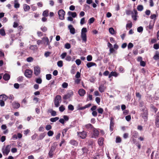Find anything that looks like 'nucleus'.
Here are the masks:
<instances>
[{"label": "nucleus", "mask_w": 159, "mask_h": 159, "mask_svg": "<svg viewBox=\"0 0 159 159\" xmlns=\"http://www.w3.org/2000/svg\"><path fill=\"white\" fill-rule=\"evenodd\" d=\"M87 31L86 28H83L81 30V37L83 41L85 42L87 41V36L86 33Z\"/></svg>", "instance_id": "nucleus-1"}, {"label": "nucleus", "mask_w": 159, "mask_h": 159, "mask_svg": "<svg viewBox=\"0 0 159 159\" xmlns=\"http://www.w3.org/2000/svg\"><path fill=\"white\" fill-rule=\"evenodd\" d=\"M7 98V96L5 94L0 95V105L1 107L4 106V102L6 101Z\"/></svg>", "instance_id": "nucleus-2"}, {"label": "nucleus", "mask_w": 159, "mask_h": 159, "mask_svg": "<svg viewBox=\"0 0 159 159\" xmlns=\"http://www.w3.org/2000/svg\"><path fill=\"white\" fill-rule=\"evenodd\" d=\"M57 145V143L55 142L53 143L51 147L50 150L48 153L49 156L50 158L52 157L53 152L55 150Z\"/></svg>", "instance_id": "nucleus-3"}, {"label": "nucleus", "mask_w": 159, "mask_h": 159, "mask_svg": "<svg viewBox=\"0 0 159 159\" xmlns=\"http://www.w3.org/2000/svg\"><path fill=\"white\" fill-rule=\"evenodd\" d=\"M61 97L60 95L56 96L54 99V104L56 107H58L59 105V103L61 102Z\"/></svg>", "instance_id": "nucleus-4"}, {"label": "nucleus", "mask_w": 159, "mask_h": 159, "mask_svg": "<svg viewBox=\"0 0 159 159\" xmlns=\"http://www.w3.org/2000/svg\"><path fill=\"white\" fill-rule=\"evenodd\" d=\"M77 135L82 139H85L87 135V132L85 131H83L82 132H77Z\"/></svg>", "instance_id": "nucleus-5"}, {"label": "nucleus", "mask_w": 159, "mask_h": 159, "mask_svg": "<svg viewBox=\"0 0 159 159\" xmlns=\"http://www.w3.org/2000/svg\"><path fill=\"white\" fill-rule=\"evenodd\" d=\"M11 146L8 145L6 146L5 149L2 148V152L3 155H7L10 152Z\"/></svg>", "instance_id": "nucleus-6"}, {"label": "nucleus", "mask_w": 159, "mask_h": 159, "mask_svg": "<svg viewBox=\"0 0 159 159\" xmlns=\"http://www.w3.org/2000/svg\"><path fill=\"white\" fill-rule=\"evenodd\" d=\"M58 13L59 16V18L61 20L64 19V16L65 15V12L63 9H61L58 11Z\"/></svg>", "instance_id": "nucleus-7"}, {"label": "nucleus", "mask_w": 159, "mask_h": 159, "mask_svg": "<svg viewBox=\"0 0 159 159\" xmlns=\"http://www.w3.org/2000/svg\"><path fill=\"white\" fill-rule=\"evenodd\" d=\"M73 95V92L72 90L69 91L67 93L64 95L63 97V98L64 100H67L70 98Z\"/></svg>", "instance_id": "nucleus-8"}, {"label": "nucleus", "mask_w": 159, "mask_h": 159, "mask_svg": "<svg viewBox=\"0 0 159 159\" xmlns=\"http://www.w3.org/2000/svg\"><path fill=\"white\" fill-rule=\"evenodd\" d=\"M79 151L80 152V154L81 155H82L83 154H87L89 150L87 148L85 147H84L82 148L81 150L79 149Z\"/></svg>", "instance_id": "nucleus-9"}, {"label": "nucleus", "mask_w": 159, "mask_h": 159, "mask_svg": "<svg viewBox=\"0 0 159 159\" xmlns=\"http://www.w3.org/2000/svg\"><path fill=\"white\" fill-rule=\"evenodd\" d=\"M114 120L113 117H111L110 119V129L111 131H112L114 129Z\"/></svg>", "instance_id": "nucleus-10"}, {"label": "nucleus", "mask_w": 159, "mask_h": 159, "mask_svg": "<svg viewBox=\"0 0 159 159\" xmlns=\"http://www.w3.org/2000/svg\"><path fill=\"white\" fill-rule=\"evenodd\" d=\"M32 72L33 71L31 70L26 69L25 72V75L27 77L30 78L32 76Z\"/></svg>", "instance_id": "nucleus-11"}, {"label": "nucleus", "mask_w": 159, "mask_h": 159, "mask_svg": "<svg viewBox=\"0 0 159 159\" xmlns=\"http://www.w3.org/2000/svg\"><path fill=\"white\" fill-rule=\"evenodd\" d=\"M34 73L36 76L38 75L40 73V68L38 66H36L34 67Z\"/></svg>", "instance_id": "nucleus-12"}, {"label": "nucleus", "mask_w": 159, "mask_h": 159, "mask_svg": "<svg viewBox=\"0 0 159 159\" xmlns=\"http://www.w3.org/2000/svg\"><path fill=\"white\" fill-rule=\"evenodd\" d=\"M155 22H153L152 20H151L148 26H147L146 28L147 30H148V29L149 30H151L153 28Z\"/></svg>", "instance_id": "nucleus-13"}, {"label": "nucleus", "mask_w": 159, "mask_h": 159, "mask_svg": "<svg viewBox=\"0 0 159 159\" xmlns=\"http://www.w3.org/2000/svg\"><path fill=\"white\" fill-rule=\"evenodd\" d=\"M99 132L96 129H95L93 131V134L92 138H97L99 135Z\"/></svg>", "instance_id": "nucleus-14"}, {"label": "nucleus", "mask_w": 159, "mask_h": 159, "mask_svg": "<svg viewBox=\"0 0 159 159\" xmlns=\"http://www.w3.org/2000/svg\"><path fill=\"white\" fill-rule=\"evenodd\" d=\"M12 107L14 109H18L20 106V104L16 102H14L12 103Z\"/></svg>", "instance_id": "nucleus-15"}, {"label": "nucleus", "mask_w": 159, "mask_h": 159, "mask_svg": "<svg viewBox=\"0 0 159 159\" xmlns=\"http://www.w3.org/2000/svg\"><path fill=\"white\" fill-rule=\"evenodd\" d=\"M69 143L75 147L77 146L78 144V142L77 141L73 139L71 140L69 142Z\"/></svg>", "instance_id": "nucleus-16"}, {"label": "nucleus", "mask_w": 159, "mask_h": 159, "mask_svg": "<svg viewBox=\"0 0 159 159\" xmlns=\"http://www.w3.org/2000/svg\"><path fill=\"white\" fill-rule=\"evenodd\" d=\"M148 114L147 112H143L142 113V117L144 120V121H146L148 120Z\"/></svg>", "instance_id": "nucleus-17"}, {"label": "nucleus", "mask_w": 159, "mask_h": 159, "mask_svg": "<svg viewBox=\"0 0 159 159\" xmlns=\"http://www.w3.org/2000/svg\"><path fill=\"white\" fill-rule=\"evenodd\" d=\"M78 93L80 96L83 97L86 93V91L83 89H80L78 91Z\"/></svg>", "instance_id": "nucleus-18"}, {"label": "nucleus", "mask_w": 159, "mask_h": 159, "mask_svg": "<svg viewBox=\"0 0 159 159\" xmlns=\"http://www.w3.org/2000/svg\"><path fill=\"white\" fill-rule=\"evenodd\" d=\"M68 28L70 30V33L72 34H75V29L74 27H73V26L72 25H69L68 26Z\"/></svg>", "instance_id": "nucleus-19"}, {"label": "nucleus", "mask_w": 159, "mask_h": 159, "mask_svg": "<svg viewBox=\"0 0 159 159\" xmlns=\"http://www.w3.org/2000/svg\"><path fill=\"white\" fill-rule=\"evenodd\" d=\"M91 106V103H89L85 105L84 106L79 107L78 109L79 110H83L85 109L86 108H88L90 107Z\"/></svg>", "instance_id": "nucleus-20"}, {"label": "nucleus", "mask_w": 159, "mask_h": 159, "mask_svg": "<svg viewBox=\"0 0 159 159\" xmlns=\"http://www.w3.org/2000/svg\"><path fill=\"white\" fill-rule=\"evenodd\" d=\"M10 78V75L7 73L5 74L3 76V79L5 81L8 80Z\"/></svg>", "instance_id": "nucleus-21"}, {"label": "nucleus", "mask_w": 159, "mask_h": 159, "mask_svg": "<svg viewBox=\"0 0 159 159\" xmlns=\"http://www.w3.org/2000/svg\"><path fill=\"white\" fill-rule=\"evenodd\" d=\"M106 89V87L103 84L101 85L99 87V91L102 93L104 92V90Z\"/></svg>", "instance_id": "nucleus-22"}, {"label": "nucleus", "mask_w": 159, "mask_h": 159, "mask_svg": "<svg viewBox=\"0 0 159 159\" xmlns=\"http://www.w3.org/2000/svg\"><path fill=\"white\" fill-rule=\"evenodd\" d=\"M153 58L156 61L159 60V52L157 51H156L155 54Z\"/></svg>", "instance_id": "nucleus-23"}, {"label": "nucleus", "mask_w": 159, "mask_h": 159, "mask_svg": "<svg viewBox=\"0 0 159 159\" xmlns=\"http://www.w3.org/2000/svg\"><path fill=\"white\" fill-rule=\"evenodd\" d=\"M104 141V138L102 137L98 139V143L100 146H102L103 145Z\"/></svg>", "instance_id": "nucleus-24"}, {"label": "nucleus", "mask_w": 159, "mask_h": 159, "mask_svg": "<svg viewBox=\"0 0 159 159\" xmlns=\"http://www.w3.org/2000/svg\"><path fill=\"white\" fill-rule=\"evenodd\" d=\"M86 66L88 68H90L92 67V66H96L97 65L95 63L93 62H89L87 64Z\"/></svg>", "instance_id": "nucleus-25"}, {"label": "nucleus", "mask_w": 159, "mask_h": 159, "mask_svg": "<svg viewBox=\"0 0 159 159\" xmlns=\"http://www.w3.org/2000/svg\"><path fill=\"white\" fill-rule=\"evenodd\" d=\"M14 7L16 8H19L20 7V4L18 2L17 0H14Z\"/></svg>", "instance_id": "nucleus-26"}, {"label": "nucleus", "mask_w": 159, "mask_h": 159, "mask_svg": "<svg viewBox=\"0 0 159 159\" xmlns=\"http://www.w3.org/2000/svg\"><path fill=\"white\" fill-rule=\"evenodd\" d=\"M23 8L25 11H28L30 9V6L27 5L26 4H25L24 5Z\"/></svg>", "instance_id": "nucleus-27"}, {"label": "nucleus", "mask_w": 159, "mask_h": 159, "mask_svg": "<svg viewBox=\"0 0 159 159\" xmlns=\"http://www.w3.org/2000/svg\"><path fill=\"white\" fill-rule=\"evenodd\" d=\"M42 39L46 43V45L48 46L49 45L50 42H49V39L48 37H43V38Z\"/></svg>", "instance_id": "nucleus-28"}, {"label": "nucleus", "mask_w": 159, "mask_h": 159, "mask_svg": "<svg viewBox=\"0 0 159 159\" xmlns=\"http://www.w3.org/2000/svg\"><path fill=\"white\" fill-rule=\"evenodd\" d=\"M49 10H46L44 11L43 13V16L44 17H47L48 16Z\"/></svg>", "instance_id": "nucleus-29"}, {"label": "nucleus", "mask_w": 159, "mask_h": 159, "mask_svg": "<svg viewBox=\"0 0 159 159\" xmlns=\"http://www.w3.org/2000/svg\"><path fill=\"white\" fill-rule=\"evenodd\" d=\"M85 127L87 129H91L93 126L91 124H88L85 125Z\"/></svg>", "instance_id": "nucleus-30"}, {"label": "nucleus", "mask_w": 159, "mask_h": 159, "mask_svg": "<svg viewBox=\"0 0 159 159\" xmlns=\"http://www.w3.org/2000/svg\"><path fill=\"white\" fill-rule=\"evenodd\" d=\"M138 135V133L136 131H134L132 133V137L135 138H137Z\"/></svg>", "instance_id": "nucleus-31"}, {"label": "nucleus", "mask_w": 159, "mask_h": 159, "mask_svg": "<svg viewBox=\"0 0 159 159\" xmlns=\"http://www.w3.org/2000/svg\"><path fill=\"white\" fill-rule=\"evenodd\" d=\"M59 119V118L58 117H56L54 118H52L50 119V120L52 122H55Z\"/></svg>", "instance_id": "nucleus-32"}, {"label": "nucleus", "mask_w": 159, "mask_h": 159, "mask_svg": "<svg viewBox=\"0 0 159 159\" xmlns=\"http://www.w3.org/2000/svg\"><path fill=\"white\" fill-rule=\"evenodd\" d=\"M137 9L139 11H142L143 9V7L142 5H139L137 7Z\"/></svg>", "instance_id": "nucleus-33"}, {"label": "nucleus", "mask_w": 159, "mask_h": 159, "mask_svg": "<svg viewBox=\"0 0 159 159\" xmlns=\"http://www.w3.org/2000/svg\"><path fill=\"white\" fill-rule=\"evenodd\" d=\"M157 16L155 14H152L151 15L150 18L151 19H154L153 22H155L156 20Z\"/></svg>", "instance_id": "nucleus-34"}, {"label": "nucleus", "mask_w": 159, "mask_h": 159, "mask_svg": "<svg viewBox=\"0 0 159 159\" xmlns=\"http://www.w3.org/2000/svg\"><path fill=\"white\" fill-rule=\"evenodd\" d=\"M0 34L3 36H5L6 35L5 30L3 28L1 29L0 30Z\"/></svg>", "instance_id": "nucleus-35"}, {"label": "nucleus", "mask_w": 159, "mask_h": 159, "mask_svg": "<svg viewBox=\"0 0 159 159\" xmlns=\"http://www.w3.org/2000/svg\"><path fill=\"white\" fill-rule=\"evenodd\" d=\"M37 48L36 45H31L30 47V48L32 50H34Z\"/></svg>", "instance_id": "nucleus-36"}, {"label": "nucleus", "mask_w": 159, "mask_h": 159, "mask_svg": "<svg viewBox=\"0 0 159 159\" xmlns=\"http://www.w3.org/2000/svg\"><path fill=\"white\" fill-rule=\"evenodd\" d=\"M150 107L151 109L153 110L155 113H156L158 110L157 108L155 107L153 104L151 105Z\"/></svg>", "instance_id": "nucleus-37"}, {"label": "nucleus", "mask_w": 159, "mask_h": 159, "mask_svg": "<svg viewBox=\"0 0 159 159\" xmlns=\"http://www.w3.org/2000/svg\"><path fill=\"white\" fill-rule=\"evenodd\" d=\"M111 74L112 76H113L115 77H117L118 75V74L116 72V71H111Z\"/></svg>", "instance_id": "nucleus-38"}, {"label": "nucleus", "mask_w": 159, "mask_h": 159, "mask_svg": "<svg viewBox=\"0 0 159 159\" xmlns=\"http://www.w3.org/2000/svg\"><path fill=\"white\" fill-rule=\"evenodd\" d=\"M109 32L112 35L114 34V32H115V31H114V29L113 28L111 27V28H109Z\"/></svg>", "instance_id": "nucleus-39"}, {"label": "nucleus", "mask_w": 159, "mask_h": 159, "mask_svg": "<svg viewBox=\"0 0 159 159\" xmlns=\"http://www.w3.org/2000/svg\"><path fill=\"white\" fill-rule=\"evenodd\" d=\"M36 82L39 84H40L42 83V80L41 78H38L36 79Z\"/></svg>", "instance_id": "nucleus-40"}, {"label": "nucleus", "mask_w": 159, "mask_h": 159, "mask_svg": "<svg viewBox=\"0 0 159 159\" xmlns=\"http://www.w3.org/2000/svg\"><path fill=\"white\" fill-rule=\"evenodd\" d=\"M65 107L63 105H61L59 107V111L61 112L65 110Z\"/></svg>", "instance_id": "nucleus-41"}, {"label": "nucleus", "mask_w": 159, "mask_h": 159, "mask_svg": "<svg viewBox=\"0 0 159 159\" xmlns=\"http://www.w3.org/2000/svg\"><path fill=\"white\" fill-rule=\"evenodd\" d=\"M57 65L59 67H61L63 66V62L62 61H60L57 62Z\"/></svg>", "instance_id": "nucleus-42"}, {"label": "nucleus", "mask_w": 159, "mask_h": 159, "mask_svg": "<svg viewBox=\"0 0 159 159\" xmlns=\"http://www.w3.org/2000/svg\"><path fill=\"white\" fill-rule=\"evenodd\" d=\"M69 110L72 111L74 110V106L71 104H69L68 106Z\"/></svg>", "instance_id": "nucleus-43"}, {"label": "nucleus", "mask_w": 159, "mask_h": 159, "mask_svg": "<svg viewBox=\"0 0 159 159\" xmlns=\"http://www.w3.org/2000/svg\"><path fill=\"white\" fill-rule=\"evenodd\" d=\"M97 110L98 113L101 114H102L103 112V110L102 108H99L97 109Z\"/></svg>", "instance_id": "nucleus-44"}, {"label": "nucleus", "mask_w": 159, "mask_h": 159, "mask_svg": "<svg viewBox=\"0 0 159 159\" xmlns=\"http://www.w3.org/2000/svg\"><path fill=\"white\" fill-rule=\"evenodd\" d=\"M155 125L157 128H159V120H155Z\"/></svg>", "instance_id": "nucleus-45"}, {"label": "nucleus", "mask_w": 159, "mask_h": 159, "mask_svg": "<svg viewBox=\"0 0 159 159\" xmlns=\"http://www.w3.org/2000/svg\"><path fill=\"white\" fill-rule=\"evenodd\" d=\"M121 138L120 137H116V143H120L121 142Z\"/></svg>", "instance_id": "nucleus-46"}, {"label": "nucleus", "mask_w": 159, "mask_h": 159, "mask_svg": "<svg viewBox=\"0 0 159 159\" xmlns=\"http://www.w3.org/2000/svg\"><path fill=\"white\" fill-rule=\"evenodd\" d=\"M53 134V132L52 130L49 131L47 133L48 135L49 136H52Z\"/></svg>", "instance_id": "nucleus-47"}, {"label": "nucleus", "mask_w": 159, "mask_h": 159, "mask_svg": "<svg viewBox=\"0 0 159 159\" xmlns=\"http://www.w3.org/2000/svg\"><path fill=\"white\" fill-rule=\"evenodd\" d=\"M94 18L93 17H92L89 19V24H91L94 22Z\"/></svg>", "instance_id": "nucleus-48"}, {"label": "nucleus", "mask_w": 159, "mask_h": 159, "mask_svg": "<svg viewBox=\"0 0 159 159\" xmlns=\"http://www.w3.org/2000/svg\"><path fill=\"white\" fill-rule=\"evenodd\" d=\"M71 46L70 43H66L65 45V47L66 48L69 49L70 48Z\"/></svg>", "instance_id": "nucleus-49"}, {"label": "nucleus", "mask_w": 159, "mask_h": 159, "mask_svg": "<svg viewBox=\"0 0 159 159\" xmlns=\"http://www.w3.org/2000/svg\"><path fill=\"white\" fill-rule=\"evenodd\" d=\"M143 28L142 27L140 26L137 28V31L141 33L143 32Z\"/></svg>", "instance_id": "nucleus-50"}, {"label": "nucleus", "mask_w": 159, "mask_h": 159, "mask_svg": "<svg viewBox=\"0 0 159 159\" xmlns=\"http://www.w3.org/2000/svg\"><path fill=\"white\" fill-rule=\"evenodd\" d=\"M95 101L97 102V103L98 104H100V98L98 97H97L95 98Z\"/></svg>", "instance_id": "nucleus-51"}, {"label": "nucleus", "mask_w": 159, "mask_h": 159, "mask_svg": "<svg viewBox=\"0 0 159 159\" xmlns=\"http://www.w3.org/2000/svg\"><path fill=\"white\" fill-rule=\"evenodd\" d=\"M153 48L156 50H157L159 48V45L157 43L154 44L153 45Z\"/></svg>", "instance_id": "nucleus-52"}, {"label": "nucleus", "mask_w": 159, "mask_h": 159, "mask_svg": "<svg viewBox=\"0 0 159 159\" xmlns=\"http://www.w3.org/2000/svg\"><path fill=\"white\" fill-rule=\"evenodd\" d=\"M40 29L43 32H45L48 30L47 28L45 26H42Z\"/></svg>", "instance_id": "nucleus-53"}, {"label": "nucleus", "mask_w": 159, "mask_h": 159, "mask_svg": "<svg viewBox=\"0 0 159 159\" xmlns=\"http://www.w3.org/2000/svg\"><path fill=\"white\" fill-rule=\"evenodd\" d=\"M87 60L88 61H91L92 60V57L91 55H89L87 57Z\"/></svg>", "instance_id": "nucleus-54"}, {"label": "nucleus", "mask_w": 159, "mask_h": 159, "mask_svg": "<svg viewBox=\"0 0 159 159\" xmlns=\"http://www.w3.org/2000/svg\"><path fill=\"white\" fill-rule=\"evenodd\" d=\"M68 86V84L66 82H64L62 84V88H66Z\"/></svg>", "instance_id": "nucleus-55"}, {"label": "nucleus", "mask_w": 159, "mask_h": 159, "mask_svg": "<svg viewBox=\"0 0 159 159\" xmlns=\"http://www.w3.org/2000/svg\"><path fill=\"white\" fill-rule=\"evenodd\" d=\"M46 79L48 80H50L52 78V75L50 74H47L46 75Z\"/></svg>", "instance_id": "nucleus-56"}, {"label": "nucleus", "mask_w": 159, "mask_h": 159, "mask_svg": "<svg viewBox=\"0 0 159 159\" xmlns=\"http://www.w3.org/2000/svg\"><path fill=\"white\" fill-rule=\"evenodd\" d=\"M126 13L127 15H129L131 14H132V15L133 14V12L132 11H131L129 10H126Z\"/></svg>", "instance_id": "nucleus-57"}, {"label": "nucleus", "mask_w": 159, "mask_h": 159, "mask_svg": "<svg viewBox=\"0 0 159 159\" xmlns=\"http://www.w3.org/2000/svg\"><path fill=\"white\" fill-rule=\"evenodd\" d=\"M71 56L69 55H67L66 56L65 59L66 61H70L71 60Z\"/></svg>", "instance_id": "nucleus-58"}, {"label": "nucleus", "mask_w": 159, "mask_h": 159, "mask_svg": "<svg viewBox=\"0 0 159 159\" xmlns=\"http://www.w3.org/2000/svg\"><path fill=\"white\" fill-rule=\"evenodd\" d=\"M71 156L73 157H75L76 155V153L75 151H72L71 152Z\"/></svg>", "instance_id": "nucleus-59"}, {"label": "nucleus", "mask_w": 159, "mask_h": 159, "mask_svg": "<svg viewBox=\"0 0 159 159\" xmlns=\"http://www.w3.org/2000/svg\"><path fill=\"white\" fill-rule=\"evenodd\" d=\"M52 128V126L49 125H47L45 127V128L46 130H49L50 129H51Z\"/></svg>", "instance_id": "nucleus-60"}, {"label": "nucleus", "mask_w": 159, "mask_h": 159, "mask_svg": "<svg viewBox=\"0 0 159 159\" xmlns=\"http://www.w3.org/2000/svg\"><path fill=\"white\" fill-rule=\"evenodd\" d=\"M75 77L77 79H79L80 77V73L78 71L75 75Z\"/></svg>", "instance_id": "nucleus-61"}, {"label": "nucleus", "mask_w": 159, "mask_h": 159, "mask_svg": "<svg viewBox=\"0 0 159 159\" xmlns=\"http://www.w3.org/2000/svg\"><path fill=\"white\" fill-rule=\"evenodd\" d=\"M125 119L127 121H129L131 119V116L129 115L126 116H125Z\"/></svg>", "instance_id": "nucleus-62"}, {"label": "nucleus", "mask_w": 159, "mask_h": 159, "mask_svg": "<svg viewBox=\"0 0 159 159\" xmlns=\"http://www.w3.org/2000/svg\"><path fill=\"white\" fill-rule=\"evenodd\" d=\"M66 55L67 53L66 52H65L62 53L61 56V58L62 59H64L65 58V57L66 56Z\"/></svg>", "instance_id": "nucleus-63"}, {"label": "nucleus", "mask_w": 159, "mask_h": 159, "mask_svg": "<svg viewBox=\"0 0 159 159\" xmlns=\"http://www.w3.org/2000/svg\"><path fill=\"white\" fill-rule=\"evenodd\" d=\"M93 159H100V156L99 154L97 155L94 156Z\"/></svg>", "instance_id": "nucleus-64"}]
</instances>
